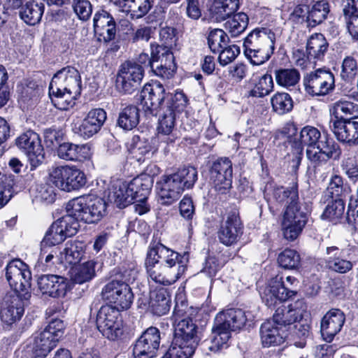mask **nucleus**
<instances>
[{"label":"nucleus","mask_w":358,"mask_h":358,"mask_svg":"<svg viewBox=\"0 0 358 358\" xmlns=\"http://www.w3.org/2000/svg\"><path fill=\"white\" fill-rule=\"evenodd\" d=\"M213 338L210 340H206L201 344V348L206 355H210V352H217L223 347L227 345V343L230 338L227 333H222L218 331L213 326L212 329Z\"/></svg>","instance_id":"obj_43"},{"label":"nucleus","mask_w":358,"mask_h":358,"mask_svg":"<svg viewBox=\"0 0 358 358\" xmlns=\"http://www.w3.org/2000/svg\"><path fill=\"white\" fill-rule=\"evenodd\" d=\"M152 187V179L148 175H141L127 183V187L134 199H147Z\"/></svg>","instance_id":"obj_38"},{"label":"nucleus","mask_w":358,"mask_h":358,"mask_svg":"<svg viewBox=\"0 0 358 358\" xmlns=\"http://www.w3.org/2000/svg\"><path fill=\"white\" fill-rule=\"evenodd\" d=\"M145 69L134 61H126L117 71L115 87L122 94H131L138 89L144 77Z\"/></svg>","instance_id":"obj_12"},{"label":"nucleus","mask_w":358,"mask_h":358,"mask_svg":"<svg viewBox=\"0 0 358 358\" xmlns=\"http://www.w3.org/2000/svg\"><path fill=\"white\" fill-rule=\"evenodd\" d=\"M329 127L338 141L350 145L358 144V121L331 120Z\"/></svg>","instance_id":"obj_24"},{"label":"nucleus","mask_w":358,"mask_h":358,"mask_svg":"<svg viewBox=\"0 0 358 358\" xmlns=\"http://www.w3.org/2000/svg\"><path fill=\"white\" fill-rule=\"evenodd\" d=\"M171 296L166 289L161 287L150 292L149 309L157 316L166 314L171 308Z\"/></svg>","instance_id":"obj_33"},{"label":"nucleus","mask_w":358,"mask_h":358,"mask_svg":"<svg viewBox=\"0 0 358 358\" xmlns=\"http://www.w3.org/2000/svg\"><path fill=\"white\" fill-rule=\"evenodd\" d=\"M57 155L59 158L66 161L82 162L90 158L91 149L87 143L75 144L64 142L57 147Z\"/></svg>","instance_id":"obj_28"},{"label":"nucleus","mask_w":358,"mask_h":358,"mask_svg":"<svg viewBox=\"0 0 358 358\" xmlns=\"http://www.w3.org/2000/svg\"><path fill=\"white\" fill-rule=\"evenodd\" d=\"M276 83L287 90L294 88L300 80V73L296 69H279L274 71Z\"/></svg>","instance_id":"obj_44"},{"label":"nucleus","mask_w":358,"mask_h":358,"mask_svg":"<svg viewBox=\"0 0 358 358\" xmlns=\"http://www.w3.org/2000/svg\"><path fill=\"white\" fill-rule=\"evenodd\" d=\"M287 282L290 285L286 287L282 276L276 275L271 278L264 287L259 289V294L263 302L269 308L275 307L278 303L287 300L292 296L295 295L296 292L292 287H296L299 281L291 275L286 277Z\"/></svg>","instance_id":"obj_6"},{"label":"nucleus","mask_w":358,"mask_h":358,"mask_svg":"<svg viewBox=\"0 0 358 358\" xmlns=\"http://www.w3.org/2000/svg\"><path fill=\"white\" fill-rule=\"evenodd\" d=\"M306 157L313 166L315 173L327 171L331 166L330 160L317 147L307 148Z\"/></svg>","instance_id":"obj_46"},{"label":"nucleus","mask_w":358,"mask_h":358,"mask_svg":"<svg viewBox=\"0 0 358 358\" xmlns=\"http://www.w3.org/2000/svg\"><path fill=\"white\" fill-rule=\"evenodd\" d=\"M357 249L347 247L342 249L336 246L326 248L324 261L326 267L335 273L345 274L352 270L357 263Z\"/></svg>","instance_id":"obj_11"},{"label":"nucleus","mask_w":358,"mask_h":358,"mask_svg":"<svg viewBox=\"0 0 358 358\" xmlns=\"http://www.w3.org/2000/svg\"><path fill=\"white\" fill-rule=\"evenodd\" d=\"M14 178L12 176L0 178V208L4 206L13 195Z\"/></svg>","instance_id":"obj_63"},{"label":"nucleus","mask_w":358,"mask_h":358,"mask_svg":"<svg viewBox=\"0 0 358 358\" xmlns=\"http://www.w3.org/2000/svg\"><path fill=\"white\" fill-rule=\"evenodd\" d=\"M188 103V99L182 91L177 90L174 94H169L165 108L171 109L176 115L185 110Z\"/></svg>","instance_id":"obj_59"},{"label":"nucleus","mask_w":358,"mask_h":358,"mask_svg":"<svg viewBox=\"0 0 358 358\" xmlns=\"http://www.w3.org/2000/svg\"><path fill=\"white\" fill-rule=\"evenodd\" d=\"M329 48V43L321 33L312 34L306 44L308 58L313 60L323 59Z\"/></svg>","instance_id":"obj_37"},{"label":"nucleus","mask_w":358,"mask_h":358,"mask_svg":"<svg viewBox=\"0 0 358 358\" xmlns=\"http://www.w3.org/2000/svg\"><path fill=\"white\" fill-rule=\"evenodd\" d=\"M243 234V224L236 208L229 210L223 217L217 232L220 243L229 247L236 244Z\"/></svg>","instance_id":"obj_14"},{"label":"nucleus","mask_w":358,"mask_h":358,"mask_svg":"<svg viewBox=\"0 0 358 358\" xmlns=\"http://www.w3.org/2000/svg\"><path fill=\"white\" fill-rule=\"evenodd\" d=\"M358 71L357 60L352 56H347L342 62L341 78L345 83H352L356 78Z\"/></svg>","instance_id":"obj_61"},{"label":"nucleus","mask_w":358,"mask_h":358,"mask_svg":"<svg viewBox=\"0 0 358 358\" xmlns=\"http://www.w3.org/2000/svg\"><path fill=\"white\" fill-rule=\"evenodd\" d=\"M174 338L176 343L185 341L198 345L197 326L189 317L181 319L174 322Z\"/></svg>","instance_id":"obj_31"},{"label":"nucleus","mask_w":358,"mask_h":358,"mask_svg":"<svg viewBox=\"0 0 358 358\" xmlns=\"http://www.w3.org/2000/svg\"><path fill=\"white\" fill-rule=\"evenodd\" d=\"M17 147L27 155L31 165V170L35 169L44 161L45 152L39 135L28 130L20 135L15 140Z\"/></svg>","instance_id":"obj_17"},{"label":"nucleus","mask_w":358,"mask_h":358,"mask_svg":"<svg viewBox=\"0 0 358 358\" xmlns=\"http://www.w3.org/2000/svg\"><path fill=\"white\" fill-rule=\"evenodd\" d=\"M254 316L251 313L242 309L229 308L219 313L215 319L214 327L222 333H227L231 337V332L243 328L247 322L252 321Z\"/></svg>","instance_id":"obj_18"},{"label":"nucleus","mask_w":358,"mask_h":358,"mask_svg":"<svg viewBox=\"0 0 358 358\" xmlns=\"http://www.w3.org/2000/svg\"><path fill=\"white\" fill-rule=\"evenodd\" d=\"M106 118V112L103 109H92L81 122L74 124L73 131L85 139L90 138L100 131Z\"/></svg>","instance_id":"obj_22"},{"label":"nucleus","mask_w":358,"mask_h":358,"mask_svg":"<svg viewBox=\"0 0 358 358\" xmlns=\"http://www.w3.org/2000/svg\"><path fill=\"white\" fill-rule=\"evenodd\" d=\"M208 44L210 50L214 53H217L223 47L227 45L229 38L227 34L220 29H214L211 30L208 36Z\"/></svg>","instance_id":"obj_55"},{"label":"nucleus","mask_w":358,"mask_h":358,"mask_svg":"<svg viewBox=\"0 0 358 358\" xmlns=\"http://www.w3.org/2000/svg\"><path fill=\"white\" fill-rule=\"evenodd\" d=\"M345 317L340 309L329 310L322 317L320 323V331L324 340L331 342L341 330Z\"/></svg>","instance_id":"obj_26"},{"label":"nucleus","mask_w":358,"mask_h":358,"mask_svg":"<svg viewBox=\"0 0 358 358\" xmlns=\"http://www.w3.org/2000/svg\"><path fill=\"white\" fill-rule=\"evenodd\" d=\"M301 317L302 313L298 309L297 303L288 306L280 304L275 310L273 316V320L271 321L282 328V327H286L296 322Z\"/></svg>","instance_id":"obj_35"},{"label":"nucleus","mask_w":358,"mask_h":358,"mask_svg":"<svg viewBox=\"0 0 358 358\" xmlns=\"http://www.w3.org/2000/svg\"><path fill=\"white\" fill-rule=\"evenodd\" d=\"M79 227L77 220L68 213L54 222L41 243V257L43 258L45 248L58 245L67 237L74 236L78 232Z\"/></svg>","instance_id":"obj_7"},{"label":"nucleus","mask_w":358,"mask_h":358,"mask_svg":"<svg viewBox=\"0 0 358 358\" xmlns=\"http://www.w3.org/2000/svg\"><path fill=\"white\" fill-rule=\"evenodd\" d=\"M278 263L285 269H296L301 264L299 254L292 249H285L278 257Z\"/></svg>","instance_id":"obj_56"},{"label":"nucleus","mask_w":358,"mask_h":358,"mask_svg":"<svg viewBox=\"0 0 358 358\" xmlns=\"http://www.w3.org/2000/svg\"><path fill=\"white\" fill-rule=\"evenodd\" d=\"M273 196L280 203H286L280 223L283 237L289 241L296 240L301 234L308 220V212L303 209L299 201L298 184L294 182L287 188L277 187Z\"/></svg>","instance_id":"obj_2"},{"label":"nucleus","mask_w":358,"mask_h":358,"mask_svg":"<svg viewBox=\"0 0 358 358\" xmlns=\"http://www.w3.org/2000/svg\"><path fill=\"white\" fill-rule=\"evenodd\" d=\"M102 298L114 304L115 308L127 310L134 301V294L127 280L115 276L110 280L102 288Z\"/></svg>","instance_id":"obj_10"},{"label":"nucleus","mask_w":358,"mask_h":358,"mask_svg":"<svg viewBox=\"0 0 358 358\" xmlns=\"http://www.w3.org/2000/svg\"><path fill=\"white\" fill-rule=\"evenodd\" d=\"M85 253V248L83 243L69 241L65 244L63 250L59 252L58 259L59 263L65 266L76 265L81 261Z\"/></svg>","instance_id":"obj_34"},{"label":"nucleus","mask_w":358,"mask_h":358,"mask_svg":"<svg viewBox=\"0 0 358 358\" xmlns=\"http://www.w3.org/2000/svg\"><path fill=\"white\" fill-rule=\"evenodd\" d=\"M29 299L16 294H6L1 306V319L3 322L11 324L19 320L24 314L25 301Z\"/></svg>","instance_id":"obj_23"},{"label":"nucleus","mask_w":358,"mask_h":358,"mask_svg":"<svg viewBox=\"0 0 358 358\" xmlns=\"http://www.w3.org/2000/svg\"><path fill=\"white\" fill-rule=\"evenodd\" d=\"M275 34L268 28L254 29L245 38L244 55L253 65H262L273 54Z\"/></svg>","instance_id":"obj_3"},{"label":"nucleus","mask_w":358,"mask_h":358,"mask_svg":"<svg viewBox=\"0 0 358 358\" xmlns=\"http://www.w3.org/2000/svg\"><path fill=\"white\" fill-rule=\"evenodd\" d=\"M164 87L159 82L145 84L141 92V103L145 113L157 116L165 104L169 96Z\"/></svg>","instance_id":"obj_16"},{"label":"nucleus","mask_w":358,"mask_h":358,"mask_svg":"<svg viewBox=\"0 0 358 358\" xmlns=\"http://www.w3.org/2000/svg\"><path fill=\"white\" fill-rule=\"evenodd\" d=\"M50 181L65 192L78 190L84 187L87 180L85 173L76 166L53 167L49 173Z\"/></svg>","instance_id":"obj_9"},{"label":"nucleus","mask_w":358,"mask_h":358,"mask_svg":"<svg viewBox=\"0 0 358 358\" xmlns=\"http://www.w3.org/2000/svg\"><path fill=\"white\" fill-rule=\"evenodd\" d=\"M108 200L119 208H124L134 201L124 182L120 185L118 188L115 187L110 191Z\"/></svg>","instance_id":"obj_48"},{"label":"nucleus","mask_w":358,"mask_h":358,"mask_svg":"<svg viewBox=\"0 0 358 358\" xmlns=\"http://www.w3.org/2000/svg\"><path fill=\"white\" fill-rule=\"evenodd\" d=\"M131 13L133 17L141 18L145 15L152 6L150 0H120Z\"/></svg>","instance_id":"obj_54"},{"label":"nucleus","mask_w":358,"mask_h":358,"mask_svg":"<svg viewBox=\"0 0 358 358\" xmlns=\"http://www.w3.org/2000/svg\"><path fill=\"white\" fill-rule=\"evenodd\" d=\"M66 208V213L78 222L82 220L92 224L97 223L106 215L107 203L103 198L87 195L71 199Z\"/></svg>","instance_id":"obj_4"},{"label":"nucleus","mask_w":358,"mask_h":358,"mask_svg":"<svg viewBox=\"0 0 358 358\" xmlns=\"http://www.w3.org/2000/svg\"><path fill=\"white\" fill-rule=\"evenodd\" d=\"M345 206L341 198L331 199L321 215V218L336 224L343 215Z\"/></svg>","instance_id":"obj_45"},{"label":"nucleus","mask_w":358,"mask_h":358,"mask_svg":"<svg viewBox=\"0 0 358 358\" xmlns=\"http://www.w3.org/2000/svg\"><path fill=\"white\" fill-rule=\"evenodd\" d=\"M343 6L349 33L358 40V0H343Z\"/></svg>","instance_id":"obj_39"},{"label":"nucleus","mask_w":358,"mask_h":358,"mask_svg":"<svg viewBox=\"0 0 358 358\" xmlns=\"http://www.w3.org/2000/svg\"><path fill=\"white\" fill-rule=\"evenodd\" d=\"M158 115H159L157 128L159 133L164 135L170 134L175 127L176 115L169 108L162 109Z\"/></svg>","instance_id":"obj_60"},{"label":"nucleus","mask_w":358,"mask_h":358,"mask_svg":"<svg viewBox=\"0 0 358 358\" xmlns=\"http://www.w3.org/2000/svg\"><path fill=\"white\" fill-rule=\"evenodd\" d=\"M196 346V344L182 341L176 343V339L173 338L167 353L169 358H190L193 355Z\"/></svg>","instance_id":"obj_50"},{"label":"nucleus","mask_w":358,"mask_h":358,"mask_svg":"<svg viewBox=\"0 0 358 358\" xmlns=\"http://www.w3.org/2000/svg\"><path fill=\"white\" fill-rule=\"evenodd\" d=\"M329 13V5L324 0L319 1L315 3L307 16L308 20L313 25L322 23Z\"/></svg>","instance_id":"obj_58"},{"label":"nucleus","mask_w":358,"mask_h":358,"mask_svg":"<svg viewBox=\"0 0 358 358\" xmlns=\"http://www.w3.org/2000/svg\"><path fill=\"white\" fill-rule=\"evenodd\" d=\"M320 138L321 133L317 128L306 126L301 130L299 141L302 145H306L307 148H310V147H316Z\"/></svg>","instance_id":"obj_62"},{"label":"nucleus","mask_w":358,"mask_h":358,"mask_svg":"<svg viewBox=\"0 0 358 358\" xmlns=\"http://www.w3.org/2000/svg\"><path fill=\"white\" fill-rule=\"evenodd\" d=\"M317 148L329 160H338L341 155V149L339 145L333 139L324 137L317 145Z\"/></svg>","instance_id":"obj_57"},{"label":"nucleus","mask_w":358,"mask_h":358,"mask_svg":"<svg viewBox=\"0 0 358 358\" xmlns=\"http://www.w3.org/2000/svg\"><path fill=\"white\" fill-rule=\"evenodd\" d=\"M61 90L80 94L81 78L78 71L73 66H66L58 71L50 83V91L58 93Z\"/></svg>","instance_id":"obj_19"},{"label":"nucleus","mask_w":358,"mask_h":358,"mask_svg":"<svg viewBox=\"0 0 358 358\" xmlns=\"http://www.w3.org/2000/svg\"><path fill=\"white\" fill-rule=\"evenodd\" d=\"M49 94L52 103L61 110H67L73 108L75 105V100L80 95L64 90H61L58 93H52L49 90Z\"/></svg>","instance_id":"obj_52"},{"label":"nucleus","mask_w":358,"mask_h":358,"mask_svg":"<svg viewBox=\"0 0 358 358\" xmlns=\"http://www.w3.org/2000/svg\"><path fill=\"white\" fill-rule=\"evenodd\" d=\"M57 343L56 337L43 330L33 336L30 345L35 358H45L56 347Z\"/></svg>","instance_id":"obj_29"},{"label":"nucleus","mask_w":358,"mask_h":358,"mask_svg":"<svg viewBox=\"0 0 358 358\" xmlns=\"http://www.w3.org/2000/svg\"><path fill=\"white\" fill-rule=\"evenodd\" d=\"M306 92L311 96H325L335 88L334 73L329 69L319 68L303 76Z\"/></svg>","instance_id":"obj_13"},{"label":"nucleus","mask_w":358,"mask_h":358,"mask_svg":"<svg viewBox=\"0 0 358 358\" xmlns=\"http://www.w3.org/2000/svg\"><path fill=\"white\" fill-rule=\"evenodd\" d=\"M175 173L185 189L192 188L198 179V172L194 166L182 167Z\"/></svg>","instance_id":"obj_64"},{"label":"nucleus","mask_w":358,"mask_h":358,"mask_svg":"<svg viewBox=\"0 0 358 358\" xmlns=\"http://www.w3.org/2000/svg\"><path fill=\"white\" fill-rule=\"evenodd\" d=\"M233 166L227 157H220L212 164L210 169V179L219 194H226L231 187Z\"/></svg>","instance_id":"obj_20"},{"label":"nucleus","mask_w":358,"mask_h":358,"mask_svg":"<svg viewBox=\"0 0 358 358\" xmlns=\"http://www.w3.org/2000/svg\"><path fill=\"white\" fill-rule=\"evenodd\" d=\"M260 337L263 346L270 347L282 343L285 334L282 327L271 320H267L261 325Z\"/></svg>","instance_id":"obj_32"},{"label":"nucleus","mask_w":358,"mask_h":358,"mask_svg":"<svg viewBox=\"0 0 358 358\" xmlns=\"http://www.w3.org/2000/svg\"><path fill=\"white\" fill-rule=\"evenodd\" d=\"M157 185L159 199L163 205H171L176 201L185 189L176 173L165 176Z\"/></svg>","instance_id":"obj_25"},{"label":"nucleus","mask_w":358,"mask_h":358,"mask_svg":"<svg viewBox=\"0 0 358 358\" xmlns=\"http://www.w3.org/2000/svg\"><path fill=\"white\" fill-rule=\"evenodd\" d=\"M252 87L248 92V96L262 98L270 94L273 90V80L271 75L266 73L251 78Z\"/></svg>","instance_id":"obj_41"},{"label":"nucleus","mask_w":358,"mask_h":358,"mask_svg":"<svg viewBox=\"0 0 358 358\" xmlns=\"http://www.w3.org/2000/svg\"><path fill=\"white\" fill-rule=\"evenodd\" d=\"M67 285V279L57 275H43L38 280V289L41 293L52 297L65 296Z\"/></svg>","instance_id":"obj_27"},{"label":"nucleus","mask_w":358,"mask_h":358,"mask_svg":"<svg viewBox=\"0 0 358 358\" xmlns=\"http://www.w3.org/2000/svg\"><path fill=\"white\" fill-rule=\"evenodd\" d=\"M120 309L110 305L101 307L96 316L99 331L109 340L114 341L122 334Z\"/></svg>","instance_id":"obj_15"},{"label":"nucleus","mask_w":358,"mask_h":358,"mask_svg":"<svg viewBox=\"0 0 358 358\" xmlns=\"http://www.w3.org/2000/svg\"><path fill=\"white\" fill-rule=\"evenodd\" d=\"M248 20V17L245 13H238L225 22L224 27L232 37H236L245 30Z\"/></svg>","instance_id":"obj_51"},{"label":"nucleus","mask_w":358,"mask_h":358,"mask_svg":"<svg viewBox=\"0 0 358 358\" xmlns=\"http://www.w3.org/2000/svg\"><path fill=\"white\" fill-rule=\"evenodd\" d=\"M96 262L89 260L75 268L73 280L76 283L83 284L92 280L96 275Z\"/></svg>","instance_id":"obj_49"},{"label":"nucleus","mask_w":358,"mask_h":358,"mask_svg":"<svg viewBox=\"0 0 358 358\" xmlns=\"http://www.w3.org/2000/svg\"><path fill=\"white\" fill-rule=\"evenodd\" d=\"M239 7V0H214L210 12L217 21H223L234 14Z\"/></svg>","instance_id":"obj_40"},{"label":"nucleus","mask_w":358,"mask_h":358,"mask_svg":"<svg viewBox=\"0 0 358 358\" xmlns=\"http://www.w3.org/2000/svg\"><path fill=\"white\" fill-rule=\"evenodd\" d=\"M139 109L134 105H129L121 109L117 124L124 130H131L139 123Z\"/></svg>","instance_id":"obj_42"},{"label":"nucleus","mask_w":358,"mask_h":358,"mask_svg":"<svg viewBox=\"0 0 358 358\" xmlns=\"http://www.w3.org/2000/svg\"><path fill=\"white\" fill-rule=\"evenodd\" d=\"M161 336L159 330L150 327L143 332L133 347L134 358H154L159 348Z\"/></svg>","instance_id":"obj_21"},{"label":"nucleus","mask_w":358,"mask_h":358,"mask_svg":"<svg viewBox=\"0 0 358 358\" xmlns=\"http://www.w3.org/2000/svg\"><path fill=\"white\" fill-rule=\"evenodd\" d=\"M151 57L141 53L136 63L143 67H150L155 74L162 78L169 79L176 69L173 52L167 48L158 44H150Z\"/></svg>","instance_id":"obj_5"},{"label":"nucleus","mask_w":358,"mask_h":358,"mask_svg":"<svg viewBox=\"0 0 358 358\" xmlns=\"http://www.w3.org/2000/svg\"><path fill=\"white\" fill-rule=\"evenodd\" d=\"M93 22L95 31L102 35L106 41H110L115 38L116 34L115 21L106 10L101 9L96 11Z\"/></svg>","instance_id":"obj_30"},{"label":"nucleus","mask_w":358,"mask_h":358,"mask_svg":"<svg viewBox=\"0 0 358 358\" xmlns=\"http://www.w3.org/2000/svg\"><path fill=\"white\" fill-rule=\"evenodd\" d=\"M145 266L149 278L162 285L173 284L186 269L180 255L159 243L149 248Z\"/></svg>","instance_id":"obj_1"},{"label":"nucleus","mask_w":358,"mask_h":358,"mask_svg":"<svg viewBox=\"0 0 358 358\" xmlns=\"http://www.w3.org/2000/svg\"><path fill=\"white\" fill-rule=\"evenodd\" d=\"M6 278L12 292L22 296V299H29L31 296V273L28 266L18 259L10 261L6 267Z\"/></svg>","instance_id":"obj_8"},{"label":"nucleus","mask_w":358,"mask_h":358,"mask_svg":"<svg viewBox=\"0 0 358 358\" xmlns=\"http://www.w3.org/2000/svg\"><path fill=\"white\" fill-rule=\"evenodd\" d=\"M44 9V3L41 1L31 0L20 8V17L26 24L34 26L41 20Z\"/></svg>","instance_id":"obj_36"},{"label":"nucleus","mask_w":358,"mask_h":358,"mask_svg":"<svg viewBox=\"0 0 358 358\" xmlns=\"http://www.w3.org/2000/svg\"><path fill=\"white\" fill-rule=\"evenodd\" d=\"M334 113L335 120H356L358 118V105L351 101L340 100L334 103Z\"/></svg>","instance_id":"obj_47"},{"label":"nucleus","mask_w":358,"mask_h":358,"mask_svg":"<svg viewBox=\"0 0 358 358\" xmlns=\"http://www.w3.org/2000/svg\"><path fill=\"white\" fill-rule=\"evenodd\" d=\"M273 111L279 115L290 112L293 108V100L291 96L285 92H277L271 99Z\"/></svg>","instance_id":"obj_53"}]
</instances>
